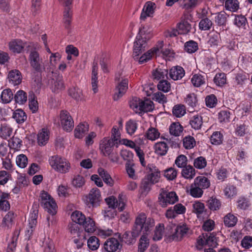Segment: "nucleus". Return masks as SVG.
<instances>
[{
  "instance_id": "nucleus-1",
  "label": "nucleus",
  "mask_w": 252,
  "mask_h": 252,
  "mask_svg": "<svg viewBox=\"0 0 252 252\" xmlns=\"http://www.w3.org/2000/svg\"><path fill=\"white\" fill-rule=\"evenodd\" d=\"M155 220L151 218H147L144 213L140 214L136 218L132 231H126L122 235H119L120 240L127 245L134 243L135 238L141 232L147 234L155 226Z\"/></svg>"
},
{
  "instance_id": "nucleus-2",
  "label": "nucleus",
  "mask_w": 252,
  "mask_h": 252,
  "mask_svg": "<svg viewBox=\"0 0 252 252\" xmlns=\"http://www.w3.org/2000/svg\"><path fill=\"white\" fill-rule=\"evenodd\" d=\"M121 132L117 126H113L111 131L110 137H104L100 140L99 149L103 156H108L120 145Z\"/></svg>"
},
{
  "instance_id": "nucleus-3",
  "label": "nucleus",
  "mask_w": 252,
  "mask_h": 252,
  "mask_svg": "<svg viewBox=\"0 0 252 252\" xmlns=\"http://www.w3.org/2000/svg\"><path fill=\"white\" fill-rule=\"evenodd\" d=\"M145 38L140 35H137L134 43L133 57L134 60L138 61L140 64H143L151 60L154 54V51L149 50L139 57V55L145 50L147 47L146 40L144 39Z\"/></svg>"
},
{
  "instance_id": "nucleus-4",
  "label": "nucleus",
  "mask_w": 252,
  "mask_h": 252,
  "mask_svg": "<svg viewBox=\"0 0 252 252\" xmlns=\"http://www.w3.org/2000/svg\"><path fill=\"white\" fill-rule=\"evenodd\" d=\"M71 218L74 223L82 225L84 230L88 233H94L96 228L94 221L90 217L86 216L80 211H75L73 212Z\"/></svg>"
},
{
  "instance_id": "nucleus-5",
  "label": "nucleus",
  "mask_w": 252,
  "mask_h": 252,
  "mask_svg": "<svg viewBox=\"0 0 252 252\" xmlns=\"http://www.w3.org/2000/svg\"><path fill=\"white\" fill-rule=\"evenodd\" d=\"M39 197L40 205L45 211L52 215L56 214L57 204L53 198L44 190L41 191Z\"/></svg>"
},
{
  "instance_id": "nucleus-6",
  "label": "nucleus",
  "mask_w": 252,
  "mask_h": 252,
  "mask_svg": "<svg viewBox=\"0 0 252 252\" xmlns=\"http://www.w3.org/2000/svg\"><path fill=\"white\" fill-rule=\"evenodd\" d=\"M31 67L37 73H41L44 69L43 60L35 49H32L28 58Z\"/></svg>"
},
{
  "instance_id": "nucleus-7",
  "label": "nucleus",
  "mask_w": 252,
  "mask_h": 252,
  "mask_svg": "<svg viewBox=\"0 0 252 252\" xmlns=\"http://www.w3.org/2000/svg\"><path fill=\"white\" fill-rule=\"evenodd\" d=\"M130 106L135 111L148 112L153 110L154 106L153 102L149 99L146 98L143 100L138 97L133 98L130 103Z\"/></svg>"
},
{
  "instance_id": "nucleus-8",
  "label": "nucleus",
  "mask_w": 252,
  "mask_h": 252,
  "mask_svg": "<svg viewBox=\"0 0 252 252\" xmlns=\"http://www.w3.org/2000/svg\"><path fill=\"white\" fill-rule=\"evenodd\" d=\"M49 163L53 168L62 173L68 172L70 168V163L67 159L59 156L52 157Z\"/></svg>"
},
{
  "instance_id": "nucleus-9",
  "label": "nucleus",
  "mask_w": 252,
  "mask_h": 252,
  "mask_svg": "<svg viewBox=\"0 0 252 252\" xmlns=\"http://www.w3.org/2000/svg\"><path fill=\"white\" fill-rule=\"evenodd\" d=\"M190 15L188 14L184 15L181 18V21L177 24L178 33L181 34H189L194 33L196 29L195 25L192 26L190 23L191 19Z\"/></svg>"
},
{
  "instance_id": "nucleus-10",
  "label": "nucleus",
  "mask_w": 252,
  "mask_h": 252,
  "mask_svg": "<svg viewBox=\"0 0 252 252\" xmlns=\"http://www.w3.org/2000/svg\"><path fill=\"white\" fill-rule=\"evenodd\" d=\"M178 199V196L175 191H163L160 193L158 201L161 207L165 208L168 205L174 204Z\"/></svg>"
},
{
  "instance_id": "nucleus-11",
  "label": "nucleus",
  "mask_w": 252,
  "mask_h": 252,
  "mask_svg": "<svg viewBox=\"0 0 252 252\" xmlns=\"http://www.w3.org/2000/svg\"><path fill=\"white\" fill-rule=\"evenodd\" d=\"M84 200L89 207H95L99 206L101 200L99 189L96 188L92 189L89 194L84 196Z\"/></svg>"
},
{
  "instance_id": "nucleus-12",
  "label": "nucleus",
  "mask_w": 252,
  "mask_h": 252,
  "mask_svg": "<svg viewBox=\"0 0 252 252\" xmlns=\"http://www.w3.org/2000/svg\"><path fill=\"white\" fill-rule=\"evenodd\" d=\"M73 0H65L63 3L64 10L63 11V23L64 28L68 30L71 29L72 18V3Z\"/></svg>"
},
{
  "instance_id": "nucleus-13",
  "label": "nucleus",
  "mask_w": 252,
  "mask_h": 252,
  "mask_svg": "<svg viewBox=\"0 0 252 252\" xmlns=\"http://www.w3.org/2000/svg\"><path fill=\"white\" fill-rule=\"evenodd\" d=\"M60 120L63 130L69 132L74 127V121L70 113L66 110H62L60 112Z\"/></svg>"
},
{
  "instance_id": "nucleus-14",
  "label": "nucleus",
  "mask_w": 252,
  "mask_h": 252,
  "mask_svg": "<svg viewBox=\"0 0 252 252\" xmlns=\"http://www.w3.org/2000/svg\"><path fill=\"white\" fill-rule=\"evenodd\" d=\"M105 201L108 205V208L112 209L118 208L120 212H122L125 208V203L122 197V195H119L118 199L114 196H110L105 199Z\"/></svg>"
},
{
  "instance_id": "nucleus-15",
  "label": "nucleus",
  "mask_w": 252,
  "mask_h": 252,
  "mask_svg": "<svg viewBox=\"0 0 252 252\" xmlns=\"http://www.w3.org/2000/svg\"><path fill=\"white\" fill-rule=\"evenodd\" d=\"M146 169L148 174L145 177L152 183H158L160 177V172L158 168L153 164H149Z\"/></svg>"
},
{
  "instance_id": "nucleus-16",
  "label": "nucleus",
  "mask_w": 252,
  "mask_h": 252,
  "mask_svg": "<svg viewBox=\"0 0 252 252\" xmlns=\"http://www.w3.org/2000/svg\"><path fill=\"white\" fill-rule=\"evenodd\" d=\"M189 227L185 223H181L176 227L174 233L171 236V238L174 241H179L188 233Z\"/></svg>"
},
{
  "instance_id": "nucleus-17",
  "label": "nucleus",
  "mask_w": 252,
  "mask_h": 252,
  "mask_svg": "<svg viewBox=\"0 0 252 252\" xmlns=\"http://www.w3.org/2000/svg\"><path fill=\"white\" fill-rule=\"evenodd\" d=\"M128 80L127 78L122 79L118 84L116 88V92L113 95L114 100H118L126 92L128 89Z\"/></svg>"
},
{
  "instance_id": "nucleus-18",
  "label": "nucleus",
  "mask_w": 252,
  "mask_h": 252,
  "mask_svg": "<svg viewBox=\"0 0 252 252\" xmlns=\"http://www.w3.org/2000/svg\"><path fill=\"white\" fill-rule=\"evenodd\" d=\"M155 7L156 4L155 3L151 1L146 2L140 15V20L145 21L147 17L152 16V15L154 13Z\"/></svg>"
},
{
  "instance_id": "nucleus-19",
  "label": "nucleus",
  "mask_w": 252,
  "mask_h": 252,
  "mask_svg": "<svg viewBox=\"0 0 252 252\" xmlns=\"http://www.w3.org/2000/svg\"><path fill=\"white\" fill-rule=\"evenodd\" d=\"M50 83L51 88L54 93H58L59 91H61L65 88L63 77L58 74L51 79Z\"/></svg>"
},
{
  "instance_id": "nucleus-20",
  "label": "nucleus",
  "mask_w": 252,
  "mask_h": 252,
  "mask_svg": "<svg viewBox=\"0 0 252 252\" xmlns=\"http://www.w3.org/2000/svg\"><path fill=\"white\" fill-rule=\"evenodd\" d=\"M185 74L184 69L181 66L177 65L173 66L170 69L169 75L173 80L181 79Z\"/></svg>"
},
{
  "instance_id": "nucleus-21",
  "label": "nucleus",
  "mask_w": 252,
  "mask_h": 252,
  "mask_svg": "<svg viewBox=\"0 0 252 252\" xmlns=\"http://www.w3.org/2000/svg\"><path fill=\"white\" fill-rule=\"evenodd\" d=\"M119 246L118 240L114 238H109L103 245L104 250L107 252H115L119 249Z\"/></svg>"
},
{
  "instance_id": "nucleus-22",
  "label": "nucleus",
  "mask_w": 252,
  "mask_h": 252,
  "mask_svg": "<svg viewBox=\"0 0 252 252\" xmlns=\"http://www.w3.org/2000/svg\"><path fill=\"white\" fill-rule=\"evenodd\" d=\"M24 47V43L20 39H14L9 43L10 50L15 53H21L23 51Z\"/></svg>"
},
{
  "instance_id": "nucleus-23",
  "label": "nucleus",
  "mask_w": 252,
  "mask_h": 252,
  "mask_svg": "<svg viewBox=\"0 0 252 252\" xmlns=\"http://www.w3.org/2000/svg\"><path fill=\"white\" fill-rule=\"evenodd\" d=\"M10 195L8 193L1 192L0 190V210L6 212L10 208V204L8 201Z\"/></svg>"
},
{
  "instance_id": "nucleus-24",
  "label": "nucleus",
  "mask_w": 252,
  "mask_h": 252,
  "mask_svg": "<svg viewBox=\"0 0 252 252\" xmlns=\"http://www.w3.org/2000/svg\"><path fill=\"white\" fill-rule=\"evenodd\" d=\"M89 131V125L87 123H80L74 129V136L77 138H83Z\"/></svg>"
},
{
  "instance_id": "nucleus-25",
  "label": "nucleus",
  "mask_w": 252,
  "mask_h": 252,
  "mask_svg": "<svg viewBox=\"0 0 252 252\" xmlns=\"http://www.w3.org/2000/svg\"><path fill=\"white\" fill-rule=\"evenodd\" d=\"M97 70L98 65L97 63H94L92 67L91 83L92 86V90L94 94L98 92L97 89Z\"/></svg>"
},
{
  "instance_id": "nucleus-26",
  "label": "nucleus",
  "mask_w": 252,
  "mask_h": 252,
  "mask_svg": "<svg viewBox=\"0 0 252 252\" xmlns=\"http://www.w3.org/2000/svg\"><path fill=\"white\" fill-rule=\"evenodd\" d=\"M200 18L198 26L199 29L201 31H209L213 25L212 21L206 17L204 14H202Z\"/></svg>"
},
{
  "instance_id": "nucleus-27",
  "label": "nucleus",
  "mask_w": 252,
  "mask_h": 252,
  "mask_svg": "<svg viewBox=\"0 0 252 252\" xmlns=\"http://www.w3.org/2000/svg\"><path fill=\"white\" fill-rule=\"evenodd\" d=\"M13 132V128L7 124H1L0 126V137L3 139H7Z\"/></svg>"
},
{
  "instance_id": "nucleus-28",
  "label": "nucleus",
  "mask_w": 252,
  "mask_h": 252,
  "mask_svg": "<svg viewBox=\"0 0 252 252\" xmlns=\"http://www.w3.org/2000/svg\"><path fill=\"white\" fill-rule=\"evenodd\" d=\"M237 221V217L231 213L227 214L223 217L224 224L227 227H232L234 226L236 224Z\"/></svg>"
},
{
  "instance_id": "nucleus-29",
  "label": "nucleus",
  "mask_w": 252,
  "mask_h": 252,
  "mask_svg": "<svg viewBox=\"0 0 252 252\" xmlns=\"http://www.w3.org/2000/svg\"><path fill=\"white\" fill-rule=\"evenodd\" d=\"M8 78L14 85H19L22 81L21 72L18 70H12L9 72Z\"/></svg>"
},
{
  "instance_id": "nucleus-30",
  "label": "nucleus",
  "mask_w": 252,
  "mask_h": 252,
  "mask_svg": "<svg viewBox=\"0 0 252 252\" xmlns=\"http://www.w3.org/2000/svg\"><path fill=\"white\" fill-rule=\"evenodd\" d=\"M189 123L194 129H200L203 124L202 117L198 115H194L190 119Z\"/></svg>"
},
{
  "instance_id": "nucleus-31",
  "label": "nucleus",
  "mask_w": 252,
  "mask_h": 252,
  "mask_svg": "<svg viewBox=\"0 0 252 252\" xmlns=\"http://www.w3.org/2000/svg\"><path fill=\"white\" fill-rule=\"evenodd\" d=\"M12 118L19 124H23L27 120L26 113L21 109H17L13 113Z\"/></svg>"
},
{
  "instance_id": "nucleus-32",
  "label": "nucleus",
  "mask_w": 252,
  "mask_h": 252,
  "mask_svg": "<svg viewBox=\"0 0 252 252\" xmlns=\"http://www.w3.org/2000/svg\"><path fill=\"white\" fill-rule=\"evenodd\" d=\"M193 183L202 190L208 188L210 186V181L204 176L197 177L194 179Z\"/></svg>"
},
{
  "instance_id": "nucleus-33",
  "label": "nucleus",
  "mask_w": 252,
  "mask_h": 252,
  "mask_svg": "<svg viewBox=\"0 0 252 252\" xmlns=\"http://www.w3.org/2000/svg\"><path fill=\"white\" fill-rule=\"evenodd\" d=\"M138 128L137 122L132 119H130L126 123L125 129L126 133L132 136L134 134Z\"/></svg>"
},
{
  "instance_id": "nucleus-34",
  "label": "nucleus",
  "mask_w": 252,
  "mask_h": 252,
  "mask_svg": "<svg viewBox=\"0 0 252 252\" xmlns=\"http://www.w3.org/2000/svg\"><path fill=\"white\" fill-rule=\"evenodd\" d=\"M29 106L30 110L33 112H36L38 109V103L36 96L33 92L29 93Z\"/></svg>"
},
{
  "instance_id": "nucleus-35",
  "label": "nucleus",
  "mask_w": 252,
  "mask_h": 252,
  "mask_svg": "<svg viewBox=\"0 0 252 252\" xmlns=\"http://www.w3.org/2000/svg\"><path fill=\"white\" fill-rule=\"evenodd\" d=\"M155 153L159 156H164L168 150V146L164 142H157L155 145Z\"/></svg>"
},
{
  "instance_id": "nucleus-36",
  "label": "nucleus",
  "mask_w": 252,
  "mask_h": 252,
  "mask_svg": "<svg viewBox=\"0 0 252 252\" xmlns=\"http://www.w3.org/2000/svg\"><path fill=\"white\" fill-rule=\"evenodd\" d=\"M15 218L14 213L12 211H9L3 218L1 226L2 227H11L13 224V220Z\"/></svg>"
},
{
  "instance_id": "nucleus-37",
  "label": "nucleus",
  "mask_w": 252,
  "mask_h": 252,
  "mask_svg": "<svg viewBox=\"0 0 252 252\" xmlns=\"http://www.w3.org/2000/svg\"><path fill=\"white\" fill-rule=\"evenodd\" d=\"M49 138V132L43 128L37 135V142L40 146H44L48 142Z\"/></svg>"
},
{
  "instance_id": "nucleus-38",
  "label": "nucleus",
  "mask_w": 252,
  "mask_h": 252,
  "mask_svg": "<svg viewBox=\"0 0 252 252\" xmlns=\"http://www.w3.org/2000/svg\"><path fill=\"white\" fill-rule=\"evenodd\" d=\"M170 134L178 136L183 132V127L179 122L173 123L169 128Z\"/></svg>"
},
{
  "instance_id": "nucleus-39",
  "label": "nucleus",
  "mask_w": 252,
  "mask_h": 252,
  "mask_svg": "<svg viewBox=\"0 0 252 252\" xmlns=\"http://www.w3.org/2000/svg\"><path fill=\"white\" fill-rule=\"evenodd\" d=\"M8 146L10 149L19 151L22 146V141L16 136H13L8 141Z\"/></svg>"
},
{
  "instance_id": "nucleus-40",
  "label": "nucleus",
  "mask_w": 252,
  "mask_h": 252,
  "mask_svg": "<svg viewBox=\"0 0 252 252\" xmlns=\"http://www.w3.org/2000/svg\"><path fill=\"white\" fill-rule=\"evenodd\" d=\"M198 49V43L194 40H190L185 43L184 50L188 53H193Z\"/></svg>"
},
{
  "instance_id": "nucleus-41",
  "label": "nucleus",
  "mask_w": 252,
  "mask_h": 252,
  "mask_svg": "<svg viewBox=\"0 0 252 252\" xmlns=\"http://www.w3.org/2000/svg\"><path fill=\"white\" fill-rule=\"evenodd\" d=\"M167 71L161 69H156L152 73L153 79L154 82L160 81L164 79L167 76Z\"/></svg>"
},
{
  "instance_id": "nucleus-42",
  "label": "nucleus",
  "mask_w": 252,
  "mask_h": 252,
  "mask_svg": "<svg viewBox=\"0 0 252 252\" xmlns=\"http://www.w3.org/2000/svg\"><path fill=\"white\" fill-rule=\"evenodd\" d=\"M182 175L186 179H192L195 175V171L193 166L189 165L182 168Z\"/></svg>"
},
{
  "instance_id": "nucleus-43",
  "label": "nucleus",
  "mask_w": 252,
  "mask_h": 252,
  "mask_svg": "<svg viewBox=\"0 0 252 252\" xmlns=\"http://www.w3.org/2000/svg\"><path fill=\"white\" fill-rule=\"evenodd\" d=\"M249 126L245 123L238 124L235 128V134L239 137H243L249 132Z\"/></svg>"
},
{
  "instance_id": "nucleus-44",
  "label": "nucleus",
  "mask_w": 252,
  "mask_h": 252,
  "mask_svg": "<svg viewBox=\"0 0 252 252\" xmlns=\"http://www.w3.org/2000/svg\"><path fill=\"white\" fill-rule=\"evenodd\" d=\"M13 94L11 89L3 90L0 95V98L4 103H8L13 99Z\"/></svg>"
},
{
  "instance_id": "nucleus-45",
  "label": "nucleus",
  "mask_w": 252,
  "mask_h": 252,
  "mask_svg": "<svg viewBox=\"0 0 252 252\" xmlns=\"http://www.w3.org/2000/svg\"><path fill=\"white\" fill-rule=\"evenodd\" d=\"M16 103L19 104H24L27 101V94L23 90H19L14 96Z\"/></svg>"
},
{
  "instance_id": "nucleus-46",
  "label": "nucleus",
  "mask_w": 252,
  "mask_h": 252,
  "mask_svg": "<svg viewBox=\"0 0 252 252\" xmlns=\"http://www.w3.org/2000/svg\"><path fill=\"white\" fill-rule=\"evenodd\" d=\"M251 205L249 198L244 196H240L237 201V208L245 210Z\"/></svg>"
},
{
  "instance_id": "nucleus-47",
  "label": "nucleus",
  "mask_w": 252,
  "mask_h": 252,
  "mask_svg": "<svg viewBox=\"0 0 252 252\" xmlns=\"http://www.w3.org/2000/svg\"><path fill=\"white\" fill-rule=\"evenodd\" d=\"M234 24L239 28L246 29V26L248 25L247 19L244 15H235Z\"/></svg>"
},
{
  "instance_id": "nucleus-48",
  "label": "nucleus",
  "mask_w": 252,
  "mask_h": 252,
  "mask_svg": "<svg viewBox=\"0 0 252 252\" xmlns=\"http://www.w3.org/2000/svg\"><path fill=\"white\" fill-rule=\"evenodd\" d=\"M193 212L196 214L197 218H200L205 212V206L203 203L195 202L193 204Z\"/></svg>"
},
{
  "instance_id": "nucleus-49",
  "label": "nucleus",
  "mask_w": 252,
  "mask_h": 252,
  "mask_svg": "<svg viewBox=\"0 0 252 252\" xmlns=\"http://www.w3.org/2000/svg\"><path fill=\"white\" fill-rule=\"evenodd\" d=\"M186 113L185 106L183 104H176L173 107V115L177 118H181L183 117Z\"/></svg>"
},
{
  "instance_id": "nucleus-50",
  "label": "nucleus",
  "mask_w": 252,
  "mask_h": 252,
  "mask_svg": "<svg viewBox=\"0 0 252 252\" xmlns=\"http://www.w3.org/2000/svg\"><path fill=\"white\" fill-rule=\"evenodd\" d=\"M223 136L220 131H215L210 137V141L213 145H219L222 143Z\"/></svg>"
},
{
  "instance_id": "nucleus-51",
  "label": "nucleus",
  "mask_w": 252,
  "mask_h": 252,
  "mask_svg": "<svg viewBox=\"0 0 252 252\" xmlns=\"http://www.w3.org/2000/svg\"><path fill=\"white\" fill-rule=\"evenodd\" d=\"M220 41V34L218 32H216L210 36L208 43L211 47H216L219 45Z\"/></svg>"
},
{
  "instance_id": "nucleus-52",
  "label": "nucleus",
  "mask_w": 252,
  "mask_h": 252,
  "mask_svg": "<svg viewBox=\"0 0 252 252\" xmlns=\"http://www.w3.org/2000/svg\"><path fill=\"white\" fill-rule=\"evenodd\" d=\"M189 194L194 198H200L203 194V190L193 183L190 187Z\"/></svg>"
},
{
  "instance_id": "nucleus-53",
  "label": "nucleus",
  "mask_w": 252,
  "mask_h": 252,
  "mask_svg": "<svg viewBox=\"0 0 252 252\" xmlns=\"http://www.w3.org/2000/svg\"><path fill=\"white\" fill-rule=\"evenodd\" d=\"M68 229L72 237H76L77 236L82 234V232H85V233L86 232L85 230L84 231L82 229L80 228L78 224L76 223L69 224Z\"/></svg>"
},
{
  "instance_id": "nucleus-54",
  "label": "nucleus",
  "mask_w": 252,
  "mask_h": 252,
  "mask_svg": "<svg viewBox=\"0 0 252 252\" xmlns=\"http://www.w3.org/2000/svg\"><path fill=\"white\" fill-rule=\"evenodd\" d=\"M191 81L194 86L199 87L205 84V78L203 75L195 74L192 76Z\"/></svg>"
},
{
  "instance_id": "nucleus-55",
  "label": "nucleus",
  "mask_w": 252,
  "mask_h": 252,
  "mask_svg": "<svg viewBox=\"0 0 252 252\" xmlns=\"http://www.w3.org/2000/svg\"><path fill=\"white\" fill-rule=\"evenodd\" d=\"M87 245L91 250L95 251L98 249L100 245L99 239L96 236H91L88 240Z\"/></svg>"
},
{
  "instance_id": "nucleus-56",
  "label": "nucleus",
  "mask_w": 252,
  "mask_h": 252,
  "mask_svg": "<svg viewBox=\"0 0 252 252\" xmlns=\"http://www.w3.org/2000/svg\"><path fill=\"white\" fill-rule=\"evenodd\" d=\"M183 146L186 149H191L196 145V141L193 137L188 135L183 140Z\"/></svg>"
},
{
  "instance_id": "nucleus-57",
  "label": "nucleus",
  "mask_w": 252,
  "mask_h": 252,
  "mask_svg": "<svg viewBox=\"0 0 252 252\" xmlns=\"http://www.w3.org/2000/svg\"><path fill=\"white\" fill-rule=\"evenodd\" d=\"M239 6L238 0H226L225 1V7L226 10L235 12L237 11Z\"/></svg>"
},
{
  "instance_id": "nucleus-58",
  "label": "nucleus",
  "mask_w": 252,
  "mask_h": 252,
  "mask_svg": "<svg viewBox=\"0 0 252 252\" xmlns=\"http://www.w3.org/2000/svg\"><path fill=\"white\" fill-rule=\"evenodd\" d=\"M164 230V226L163 223H159L156 227L153 239L155 241H158L162 239Z\"/></svg>"
},
{
  "instance_id": "nucleus-59",
  "label": "nucleus",
  "mask_w": 252,
  "mask_h": 252,
  "mask_svg": "<svg viewBox=\"0 0 252 252\" xmlns=\"http://www.w3.org/2000/svg\"><path fill=\"white\" fill-rule=\"evenodd\" d=\"M43 252H57L53 241L49 239L43 243Z\"/></svg>"
},
{
  "instance_id": "nucleus-60",
  "label": "nucleus",
  "mask_w": 252,
  "mask_h": 252,
  "mask_svg": "<svg viewBox=\"0 0 252 252\" xmlns=\"http://www.w3.org/2000/svg\"><path fill=\"white\" fill-rule=\"evenodd\" d=\"M207 205L211 210H219L221 206V203L216 197H211L207 201Z\"/></svg>"
},
{
  "instance_id": "nucleus-61",
  "label": "nucleus",
  "mask_w": 252,
  "mask_h": 252,
  "mask_svg": "<svg viewBox=\"0 0 252 252\" xmlns=\"http://www.w3.org/2000/svg\"><path fill=\"white\" fill-rule=\"evenodd\" d=\"M215 84L219 86H223L226 83V76L224 73H217L214 79Z\"/></svg>"
},
{
  "instance_id": "nucleus-62",
  "label": "nucleus",
  "mask_w": 252,
  "mask_h": 252,
  "mask_svg": "<svg viewBox=\"0 0 252 252\" xmlns=\"http://www.w3.org/2000/svg\"><path fill=\"white\" fill-rule=\"evenodd\" d=\"M28 159L24 154H20L17 156L16 163L17 165L22 168L26 167L28 164Z\"/></svg>"
},
{
  "instance_id": "nucleus-63",
  "label": "nucleus",
  "mask_w": 252,
  "mask_h": 252,
  "mask_svg": "<svg viewBox=\"0 0 252 252\" xmlns=\"http://www.w3.org/2000/svg\"><path fill=\"white\" fill-rule=\"evenodd\" d=\"M224 193L227 197H231L237 194V189L234 185H227L224 189Z\"/></svg>"
},
{
  "instance_id": "nucleus-64",
  "label": "nucleus",
  "mask_w": 252,
  "mask_h": 252,
  "mask_svg": "<svg viewBox=\"0 0 252 252\" xmlns=\"http://www.w3.org/2000/svg\"><path fill=\"white\" fill-rule=\"evenodd\" d=\"M185 101L189 106L194 108L197 104L196 95L194 93L188 94L185 98Z\"/></svg>"
}]
</instances>
